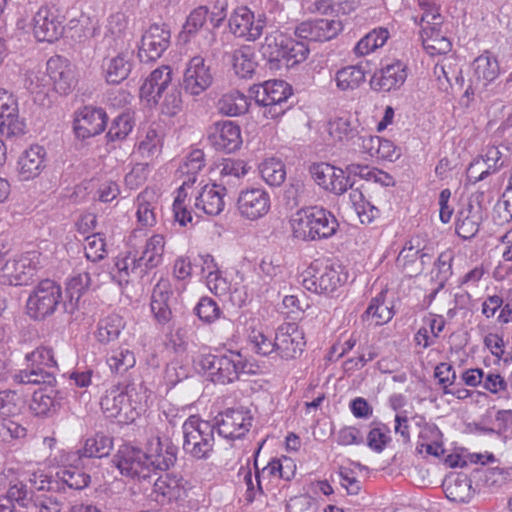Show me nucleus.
<instances>
[{
  "label": "nucleus",
  "instance_id": "obj_40",
  "mask_svg": "<svg viewBox=\"0 0 512 512\" xmlns=\"http://www.w3.org/2000/svg\"><path fill=\"white\" fill-rule=\"evenodd\" d=\"M113 448V439L103 433H96L85 441L84 447L79 450V457L102 458L108 456Z\"/></svg>",
  "mask_w": 512,
  "mask_h": 512
},
{
  "label": "nucleus",
  "instance_id": "obj_63",
  "mask_svg": "<svg viewBox=\"0 0 512 512\" xmlns=\"http://www.w3.org/2000/svg\"><path fill=\"white\" fill-rule=\"evenodd\" d=\"M489 175H491L490 167L482 156L475 158L466 170L467 180L473 184L486 179Z\"/></svg>",
  "mask_w": 512,
  "mask_h": 512
},
{
  "label": "nucleus",
  "instance_id": "obj_55",
  "mask_svg": "<svg viewBox=\"0 0 512 512\" xmlns=\"http://www.w3.org/2000/svg\"><path fill=\"white\" fill-rule=\"evenodd\" d=\"M14 418L0 417V439L4 442L24 438L27 434V429Z\"/></svg>",
  "mask_w": 512,
  "mask_h": 512
},
{
  "label": "nucleus",
  "instance_id": "obj_51",
  "mask_svg": "<svg viewBox=\"0 0 512 512\" xmlns=\"http://www.w3.org/2000/svg\"><path fill=\"white\" fill-rule=\"evenodd\" d=\"M284 54L285 59L283 60V64L286 67H290L306 60L309 54V48L303 41L287 37Z\"/></svg>",
  "mask_w": 512,
  "mask_h": 512
},
{
  "label": "nucleus",
  "instance_id": "obj_28",
  "mask_svg": "<svg viewBox=\"0 0 512 512\" xmlns=\"http://www.w3.org/2000/svg\"><path fill=\"white\" fill-rule=\"evenodd\" d=\"M133 55V50H125L103 60L102 68L107 83L120 84L128 78L133 67Z\"/></svg>",
  "mask_w": 512,
  "mask_h": 512
},
{
  "label": "nucleus",
  "instance_id": "obj_35",
  "mask_svg": "<svg viewBox=\"0 0 512 512\" xmlns=\"http://www.w3.org/2000/svg\"><path fill=\"white\" fill-rule=\"evenodd\" d=\"M153 493L156 494L157 502L178 500L183 493L181 478L172 477L170 474L159 476L153 482Z\"/></svg>",
  "mask_w": 512,
  "mask_h": 512
},
{
  "label": "nucleus",
  "instance_id": "obj_41",
  "mask_svg": "<svg viewBox=\"0 0 512 512\" xmlns=\"http://www.w3.org/2000/svg\"><path fill=\"white\" fill-rule=\"evenodd\" d=\"M100 405L107 418H116L127 405V393L119 386H113L101 398Z\"/></svg>",
  "mask_w": 512,
  "mask_h": 512
},
{
  "label": "nucleus",
  "instance_id": "obj_30",
  "mask_svg": "<svg viewBox=\"0 0 512 512\" xmlns=\"http://www.w3.org/2000/svg\"><path fill=\"white\" fill-rule=\"evenodd\" d=\"M226 191L222 184L205 185L196 197L195 206L208 215H218L224 208L223 192Z\"/></svg>",
  "mask_w": 512,
  "mask_h": 512
},
{
  "label": "nucleus",
  "instance_id": "obj_36",
  "mask_svg": "<svg viewBox=\"0 0 512 512\" xmlns=\"http://www.w3.org/2000/svg\"><path fill=\"white\" fill-rule=\"evenodd\" d=\"M328 130L331 137L342 143L356 142L359 134L358 125L349 116L337 117L329 121Z\"/></svg>",
  "mask_w": 512,
  "mask_h": 512
},
{
  "label": "nucleus",
  "instance_id": "obj_38",
  "mask_svg": "<svg viewBox=\"0 0 512 512\" xmlns=\"http://www.w3.org/2000/svg\"><path fill=\"white\" fill-rule=\"evenodd\" d=\"M448 499L454 502H468L473 494L471 480L466 475H458L444 482Z\"/></svg>",
  "mask_w": 512,
  "mask_h": 512
},
{
  "label": "nucleus",
  "instance_id": "obj_56",
  "mask_svg": "<svg viewBox=\"0 0 512 512\" xmlns=\"http://www.w3.org/2000/svg\"><path fill=\"white\" fill-rule=\"evenodd\" d=\"M253 18V12H251L247 7L241 6L237 7L232 13L228 25L230 31L237 37H242L245 32H248L247 25L248 21H251Z\"/></svg>",
  "mask_w": 512,
  "mask_h": 512
},
{
  "label": "nucleus",
  "instance_id": "obj_43",
  "mask_svg": "<svg viewBox=\"0 0 512 512\" xmlns=\"http://www.w3.org/2000/svg\"><path fill=\"white\" fill-rule=\"evenodd\" d=\"M335 81L342 91L354 90L365 81V72L359 66H347L337 71Z\"/></svg>",
  "mask_w": 512,
  "mask_h": 512
},
{
  "label": "nucleus",
  "instance_id": "obj_19",
  "mask_svg": "<svg viewBox=\"0 0 512 512\" xmlns=\"http://www.w3.org/2000/svg\"><path fill=\"white\" fill-rule=\"evenodd\" d=\"M218 434L224 438L240 439L250 430L252 416L242 410L228 409L216 420Z\"/></svg>",
  "mask_w": 512,
  "mask_h": 512
},
{
  "label": "nucleus",
  "instance_id": "obj_2",
  "mask_svg": "<svg viewBox=\"0 0 512 512\" xmlns=\"http://www.w3.org/2000/svg\"><path fill=\"white\" fill-rule=\"evenodd\" d=\"M338 227L333 213L318 206L300 209L292 219L293 235L302 241L328 239L337 232Z\"/></svg>",
  "mask_w": 512,
  "mask_h": 512
},
{
  "label": "nucleus",
  "instance_id": "obj_37",
  "mask_svg": "<svg viewBox=\"0 0 512 512\" xmlns=\"http://www.w3.org/2000/svg\"><path fill=\"white\" fill-rule=\"evenodd\" d=\"M384 300L385 293L383 291L372 298L366 311L362 314V320H372L375 326L389 322L393 318L394 312L391 307L385 305Z\"/></svg>",
  "mask_w": 512,
  "mask_h": 512
},
{
  "label": "nucleus",
  "instance_id": "obj_39",
  "mask_svg": "<svg viewBox=\"0 0 512 512\" xmlns=\"http://www.w3.org/2000/svg\"><path fill=\"white\" fill-rule=\"evenodd\" d=\"M249 105L248 98L238 90L224 94L218 101L219 111L227 116L245 114L249 109Z\"/></svg>",
  "mask_w": 512,
  "mask_h": 512
},
{
  "label": "nucleus",
  "instance_id": "obj_22",
  "mask_svg": "<svg viewBox=\"0 0 512 512\" xmlns=\"http://www.w3.org/2000/svg\"><path fill=\"white\" fill-rule=\"evenodd\" d=\"M172 84V70L169 66H162L153 70L140 87V96L148 103L157 105L163 94Z\"/></svg>",
  "mask_w": 512,
  "mask_h": 512
},
{
  "label": "nucleus",
  "instance_id": "obj_27",
  "mask_svg": "<svg viewBox=\"0 0 512 512\" xmlns=\"http://www.w3.org/2000/svg\"><path fill=\"white\" fill-rule=\"evenodd\" d=\"M35 275V268L31 266V259L22 257L20 259L7 260L1 268V281L10 286L27 285Z\"/></svg>",
  "mask_w": 512,
  "mask_h": 512
},
{
  "label": "nucleus",
  "instance_id": "obj_64",
  "mask_svg": "<svg viewBox=\"0 0 512 512\" xmlns=\"http://www.w3.org/2000/svg\"><path fill=\"white\" fill-rule=\"evenodd\" d=\"M87 245L85 247V255L88 260L97 262L105 257V240L99 235H92L86 238Z\"/></svg>",
  "mask_w": 512,
  "mask_h": 512
},
{
  "label": "nucleus",
  "instance_id": "obj_6",
  "mask_svg": "<svg viewBox=\"0 0 512 512\" xmlns=\"http://www.w3.org/2000/svg\"><path fill=\"white\" fill-rule=\"evenodd\" d=\"M113 461L122 475L151 482V468L148 466L147 455L140 448L124 444L120 446Z\"/></svg>",
  "mask_w": 512,
  "mask_h": 512
},
{
  "label": "nucleus",
  "instance_id": "obj_4",
  "mask_svg": "<svg viewBox=\"0 0 512 512\" xmlns=\"http://www.w3.org/2000/svg\"><path fill=\"white\" fill-rule=\"evenodd\" d=\"M215 426L208 421L201 420L198 416H190L183 424V449L193 458L208 459L214 447Z\"/></svg>",
  "mask_w": 512,
  "mask_h": 512
},
{
  "label": "nucleus",
  "instance_id": "obj_34",
  "mask_svg": "<svg viewBox=\"0 0 512 512\" xmlns=\"http://www.w3.org/2000/svg\"><path fill=\"white\" fill-rule=\"evenodd\" d=\"M286 42L287 36L278 31L265 37L260 47V53L271 64V68H279L283 63Z\"/></svg>",
  "mask_w": 512,
  "mask_h": 512
},
{
  "label": "nucleus",
  "instance_id": "obj_7",
  "mask_svg": "<svg viewBox=\"0 0 512 512\" xmlns=\"http://www.w3.org/2000/svg\"><path fill=\"white\" fill-rule=\"evenodd\" d=\"M473 76L470 84L464 92V96L470 98L486 91L488 85L493 82L500 73L497 58L488 50L476 57L472 62Z\"/></svg>",
  "mask_w": 512,
  "mask_h": 512
},
{
  "label": "nucleus",
  "instance_id": "obj_26",
  "mask_svg": "<svg viewBox=\"0 0 512 512\" xmlns=\"http://www.w3.org/2000/svg\"><path fill=\"white\" fill-rule=\"evenodd\" d=\"M406 77L405 66L400 61H395L375 72L370 80V86L378 92H389L400 87Z\"/></svg>",
  "mask_w": 512,
  "mask_h": 512
},
{
  "label": "nucleus",
  "instance_id": "obj_57",
  "mask_svg": "<svg viewBox=\"0 0 512 512\" xmlns=\"http://www.w3.org/2000/svg\"><path fill=\"white\" fill-rule=\"evenodd\" d=\"M390 429L385 424L372 427L367 435V446L376 453H381L390 442Z\"/></svg>",
  "mask_w": 512,
  "mask_h": 512
},
{
  "label": "nucleus",
  "instance_id": "obj_10",
  "mask_svg": "<svg viewBox=\"0 0 512 512\" xmlns=\"http://www.w3.org/2000/svg\"><path fill=\"white\" fill-rule=\"evenodd\" d=\"M309 173L320 187L335 195H342L354 186V182L349 184V178H345L343 169L329 163H312L309 166Z\"/></svg>",
  "mask_w": 512,
  "mask_h": 512
},
{
  "label": "nucleus",
  "instance_id": "obj_9",
  "mask_svg": "<svg viewBox=\"0 0 512 512\" xmlns=\"http://www.w3.org/2000/svg\"><path fill=\"white\" fill-rule=\"evenodd\" d=\"M275 345L282 359H296L302 354L306 345L304 332L296 323H284L276 330Z\"/></svg>",
  "mask_w": 512,
  "mask_h": 512
},
{
  "label": "nucleus",
  "instance_id": "obj_58",
  "mask_svg": "<svg viewBox=\"0 0 512 512\" xmlns=\"http://www.w3.org/2000/svg\"><path fill=\"white\" fill-rule=\"evenodd\" d=\"M195 314L204 323H212L220 317L221 310L210 297H202L194 308Z\"/></svg>",
  "mask_w": 512,
  "mask_h": 512
},
{
  "label": "nucleus",
  "instance_id": "obj_24",
  "mask_svg": "<svg viewBox=\"0 0 512 512\" xmlns=\"http://www.w3.org/2000/svg\"><path fill=\"white\" fill-rule=\"evenodd\" d=\"M178 447L169 439L164 441L157 438L155 444H151L146 452L147 462L151 468V475H156L157 471H167L177 460Z\"/></svg>",
  "mask_w": 512,
  "mask_h": 512
},
{
  "label": "nucleus",
  "instance_id": "obj_18",
  "mask_svg": "<svg viewBox=\"0 0 512 512\" xmlns=\"http://www.w3.org/2000/svg\"><path fill=\"white\" fill-rule=\"evenodd\" d=\"M47 72L57 93L67 95L76 87L75 67L66 58L51 57L47 62Z\"/></svg>",
  "mask_w": 512,
  "mask_h": 512
},
{
  "label": "nucleus",
  "instance_id": "obj_17",
  "mask_svg": "<svg viewBox=\"0 0 512 512\" xmlns=\"http://www.w3.org/2000/svg\"><path fill=\"white\" fill-rule=\"evenodd\" d=\"M65 398L64 391L48 386L33 393L30 409L36 417L50 418L59 413Z\"/></svg>",
  "mask_w": 512,
  "mask_h": 512
},
{
  "label": "nucleus",
  "instance_id": "obj_3",
  "mask_svg": "<svg viewBox=\"0 0 512 512\" xmlns=\"http://www.w3.org/2000/svg\"><path fill=\"white\" fill-rule=\"evenodd\" d=\"M255 103L264 108L263 115L277 119L292 107L289 102L293 95L292 87L283 80H269L250 88Z\"/></svg>",
  "mask_w": 512,
  "mask_h": 512
},
{
  "label": "nucleus",
  "instance_id": "obj_54",
  "mask_svg": "<svg viewBox=\"0 0 512 512\" xmlns=\"http://www.w3.org/2000/svg\"><path fill=\"white\" fill-rule=\"evenodd\" d=\"M132 127L130 115L122 113L113 120L106 137L111 142L124 140L131 132Z\"/></svg>",
  "mask_w": 512,
  "mask_h": 512
},
{
  "label": "nucleus",
  "instance_id": "obj_15",
  "mask_svg": "<svg viewBox=\"0 0 512 512\" xmlns=\"http://www.w3.org/2000/svg\"><path fill=\"white\" fill-rule=\"evenodd\" d=\"M165 247L164 237L160 234L151 236L145 245L140 257L133 256L131 259V273L143 278L150 270L158 267L163 260Z\"/></svg>",
  "mask_w": 512,
  "mask_h": 512
},
{
  "label": "nucleus",
  "instance_id": "obj_14",
  "mask_svg": "<svg viewBox=\"0 0 512 512\" xmlns=\"http://www.w3.org/2000/svg\"><path fill=\"white\" fill-rule=\"evenodd\" d=\"M25 122L19 119L18 103L12 94L0 89V135L10 138L25 133Z\"/></svg>",
  "mask_w": 512,
  "mask_h": 512
},
{
  "label": "nucleus",
  "instance_id": "obj_23",
  "mask_svg": "<svg viewBox=\"0 0 512 512\" xmlns=\"http://www.w3.org/2000/svg\"><path fill=\"white\" fill-rule=\"evenodd\" d=\"M340 269V265L337 268L326 266L322 271L311 277H305L303 279V286L307 290L318 294L333 293L347 278Z\"/></svg>",
  "mask_w": 512,
  "mask_h": 512
},
{
  "label": "nucleus",
  "instance_id": "obj_21",
  "mask_svg": "<svg viewBox=\"0 0 512 512\" xmlns=\"http://www.w3.org/2000/svg\"><path fill=\"white\" fill-rule=\"evenodd\" d=\"M237 205L242 216L250 220H256L269 211L270 196L266 191L259 188L247 189L240 193Z\"/></svg>",
  "mask_w": 512,
  "mask_h": 512
},
{
  "label": "nucleus",
  "instance_id": "obj_20",
  "mask_svg": "<svg viewBox=\"0 0 512 512\" xmlns=\"http://www.w3.org/2000/svg\"><path fill=\"white\" fill-rule=\"evenodd\" d=\"M64 30L59 16L47 6H42L33 17V33L38 41L54 42Z\"/></svg>",
  "mask_w": 512,
  "mask_h": 512
},
{
  "label": "nucleus",
  "instance_id": "obj_49",
  "mask_svg": "<svg viewBox=\"0 0 512 512\" xmlns=\"http://www.w3.org/2000/svg\"><path fill=\"white\" fill-rule=\"evenodd\" d=\"M127 21L123 14L117 13L110 16L108 21V31L105 35V40H114L115 45L123 46L127 39Z\"/></svg>",
  "mask_w": 512,
  "mask_h": 512
},
{
  "label": "nucleus",
  "instance_id": "obj_42",
  "mask_svg": "<svg viewBox=\"0 0 512 512\" xmlns=\"http://www.w3.org/2000/svg\"><path fill=\"white\" fill-rule=\"evenodd\" d=\"M252 56V50L247 46L236 49L229 55L236 75L241 78H250L253 75L256 63L253 61Z\"/></svg>",
  "mask_w": 512,
  "mask_h": 512
},
{
  "label": "nucleus",
  "instance_id": "obj_25",
  "mask_svg": "<svg viewBox=\"0 0 512 512\" xmlns=\"http://www.w3.org/2000/svg\"><path fill=\"white\" fill-rule=\"evenodd\" d=\"M172 295V284L169 279L166 278H161L152 290L150 308L154 318L159 324H166L172 318L169 303Z\"/></svg>",
  "mask_w": 512,
  "mask_h": 512
},
{
  "label": "nucleus",
  "instance_id": "obj_13",
  "mask_svg": "<svg viewBox=\"0 0 512 512\" xmlns=\"http://www.w3.org/2000/svg\"><path fill=\"white\" fill-rule=\"evenodd\" d=\"M343 29L342 23L334 19L318 18L303 21L295 28L298 39L308 42H325L335 38Z\"/></svg>",
  "mask_w": 512,
  "mask_h": 512
},
{
  "label": "nucleus",
  "instance_id": "obj_8",
  "mask_svg": "<svg viewBox=\"0 0 512 512\" xmlns=\"http://www.w3.org/2000/svg\"><path fill=\"white\" fill-rule=\"evenodd\" d=\"M171 32L167 24H152L143 33L138 57L141 62H153L159 59L170 45Z\"/></svg>",
  "mask_w": 512,
  "mask_h": 512
},
{
  "label": "nucleus",
  "instance_id": "obj_53",
  "mask_svg": "<svg viewBox=\"0 0 512 512\" xmlns=\"http://www.w3.org/2000/svg\"><path fill=\"white\" fill-rule=\"evenodd\" d=\"M161 111L168 116H175L182 108V96L179 85L172 86L162 96Z\"/></svg>",
  "mask_w": 512,
  "mask_h": 512
},
{
  "label": "nucleus",
  "instance_id": "obj_44",
  "mask_svg": "<svg viewBox=\"0 0 512 512\" xmlns=\"http://www.w3.org/2000/svg\"><path fill=\"white\" fill-rule=\"evenodd\" d=\"M124 322L121 316L113 314L101 320L97 329V339L99 342L108 344L111 341L118 339Z\"/></svg>",
  "mask_w": 512,
  "mask_h": 512
},
{
  "label": "nucleus",
  "instance_id": "obj_5",
  "mask_svg": "<svg viewBox=\"0 0 512 512\" xmlns=\"http://www.w3.org/2000/svg\"><path fill=\"white\" fill-rule=\"evenodd\" d=\"M62 303V288L51 279L41 280L30 292L26 313L35 321H43L55 313Z\"/></svg>",
  "mask_w": 512,
  "mask_h": 512
},
{
  "label": "nucleus",
  "instance_id": "obj_62",
  "mask_svg": "<svg viewBox=\"0 0 512 512\" xmlns=\"http://www.w3.org/2000/svg\"><path fill=\"white\" fill-rule=\"evenodd\" d=\"M247 173L246 163L243 160H234V159H226L222 163V168L220 171L221 174V184L224 186L228 184L229 181L226 178L233 176L237 180L240 179L241 176Z\"/></svg>",
  "mask_w": 512,
  "mask_h": 512
},
{
  "label": "nucleus",
  "instance_id": "obj_12",
  "mask_svg": "<svg viewBox=\"0 0 512 512\" xmlns=\"http://www.w3.org/2000/svg\"><path fill=\"white\" fill-rule=\"evenodd\" d=\"M213 83L211 67L201 56L191 58L186 66L181 87L190 95L198 96Z\"/></svg>",
  "mask_w": 512,
  "mask_h": 512
},
{
  "label": "nucleus",
  "instance_id": "obj_50",
  "mask_svg": "<svg viewBox=\"0 0 512 512\" xmlns=\"http://www.w3.org/2000/svg\"><path fill=\"white\" fill-rule=\"evenodd\" d=\"M22 408L23 400L16 391H0V417H17Z\"/></svg>",
  "mask_w": 512,
  "mask_h": 512
},
{
  "label": "nucleus",
  "instance_id": "obj_33",
  "mask_svg": "<svg viewBox=\"0 0 512 512\" xmlns=\"http://www.w3.org/2000/svg\"><path fill=\"white\" fill-rule=\"evenodd\" d=\"M55 373V370L44 368L41 364L28 362L25 369L14 375V380L20 384L52 386L56 383Z\"/></svg>",
  "mask_w": 512,
  "mask_h": 512
},
{
  "label": "nucleus",
  "instance_id": "obj_32",
  "mask_svg": "<svg viewBox=\"0 0 512 512\" xmlns=\"http://www.w3.org/2000/svg\"><path fill=\"white\" fill-rule=\"evenodd\" d=\"M260 449L261 446L255 453L254 468L255 478L257 481V488L262 493V486L260 481L261 473L264 474L267 472L271 476H278L281 479L290 481L295 475L296 466L290 458L284 457L283 461L274 458L260 471L256 459L257 455L260 452Z\"/></svg>",
  "mask_w": 512,
  "mask_h": 512
},
{
  "label": "nucleus",
  "instance_id": "obj_59",
  "mask_svg": "<svg viewBox=\"0 0 512 512\" xmlns=\"http://www.w3.org/2000/svg\"><path fill=\"white\" fill-rule=\"evenodd\" d=\"M208 14L207 6H199L192 10L186 19L182 33L191 36L198 32L206 23Z\"/></svg>",
  "mask_w": 512,
  "mask_h": 512
},
{
  "label": "nucleus",
  "instance_id": "obj_29",
  "mask_svg": "<svg viewBox=\"0 0 512 512\" xmlns=\"http://www.w3.org/2000/svg\"><path fill=\"white\" fill-rule=\"evenodd\" d=\"M46 150L39 145H32L25 150L18 161L21 180L27 181L37 177L45 168Z\"/></svg>",
  "mask_w": 512,
  "mask_h": 512
},
{
  "label": "nucleus",
  "instance_id": "obj_16",
  "mask_svg": "<svg viewBox=\"0 0 512 512\" xmlns=\"http://www.w3.org/2000/svg\"><path fill=\"white\" fill-rule=\"evenodd\" d=\"M107 120V114L102 108L83 107L74 120L76 137L84 140L99 135L105 130Z\"/></svg>",
  "mask_w": 512,
  "mask_h": 512
},
{
  "label": "nucleus",
  "instance_id": "obj_31",
  "mask_svg": "<svg viewBox=\"0 0 512 512\" xmlns=\"http://www.w3.org/2000/svg\"><path fill=\"white\" fill-rule=\"evenodd\" d=\"M481 221L480 204L478 203V206L474 207L470 201L466 208L458 212L456 233L463 239H470L477 234Z\"/></svg>",
  "mask_w": 512,
  "mask_h": 512
},
{
  "label": "nucleus",
  "instance_id": "obj_45",
  "mask_svg": "<svg viewBox=\"0 0 512 512\" xmlns=\"http://www.w3.org/2000/svg\"><path fill=\"white\" fill-rule=\"evenodd\" d=\"M389 37V32L386 28H377L367 33L361 38L354 48L357 55H366L373 52L375 49L382 47Z\"/></svg>",
  "mask_w": 512,
  "mask_h": 512
},
{
  "label": "nucleus",
  "instance_id": "obj_48",
  "mask_svg": "<svg viewBox=\"0 0 512 512\" xmlns=\"http://www.w3.org/2000/svg\"><path fill=\"white\" fill-rule=\"evenodd\" d=\"M111 371L117 374H123L134 367L136 360L134 353L127 348H117L112 351L107 359Z\"/></svg>",
  "mask_w": 512,
  "mask_h": 512
},
{
  "label": "nucleus",
  "instance_id": "obj_52",
  "mask_svg": "<svg viewBox=\"0 0 512 512\" xmlns=\"http://www.w3.org/2000/svg\"><path fill=\"white\" fill-rule=\"evenodd\" d=\"M423 47L431 55H443L451 51L452 44L448 38L436 31V27H431V35L423 38Z\"/></svg>",
  "mask_w": 512,
  "mask_h": 512
},
{
  "label": "nucleus",
  "instance_id": "obj_46",
  "mask_svg": "<svg viewBox=\"0 0 512 512\" xmlns=\"http://www.w3.org/2000/svg\"><path fill=\"white\" fill-rule=\"evenodd\" d=\"M56 475L63 484L74 490L86 488L91 481L89 474L74 466L60 469Z\"/></svg>",
  "mask_w": 512,
  "mask_h": 512
},
{
  "label": "nucleus",
  "instance_id": "obj_1",
  "mask_svg": "<svg viewBox=\"0 0 512 512\" xmlns=\"http://www.w3.org/2000/svg\"><path fill=\"white\" fill-rule=\"evenodd\" d=\"M198 365L213 383L223 385L239 380L242 374L255 375L259 368L239 351L233 350L202 355Z\"/></svg>",
  "mask_w": 512,
  "mask_h": 512
},
{
  "label": "nucleus",
  "instance_id": "obj_61",
  "mask_svg": "<svg viewBox=\"0 0 512 512\" xmlns=\"http://www.w3.org/2000/svg\"><path fill=\"white\" fill-rule=\"evenodd\" d=\"M419 251L411 250L409 248H403L396 259V265L402 269L409 277H416V273L412 270L415 269L419 258Z\"/></svg>",
  "mask_w": 512,
  "mask_h": 512
},
{
  "label": "nucleus",
  "instance_id": "obj_11",
  "mask_svg": "<svg viewBox=\"0 0 512 512\" xmlns=\"http://www.w3.org/2000/svg\"><path fill=\"white\" fill-rule=\"evenodd\" d=\"M207 141L217 151L232 153L242 144L240 127L230 120L217 121L207 129Z\"/></svg>",
  "mask_w": 512,
  "mask_h": 512
},
{
  "label": "nucleus",
  "instance_id": "obj_60",
  "mask_svg": "<svg viewBox=\"0 0 512 512\" xmlns=\"http://www.w3.org/2000/svg\"><path fill=\"white\" fill-rule=\"evenodd\" d=\"M27 362L41 364L45 368L58 371L57 362L54 358L53 350L48 347H38L25 356Z\"/></svg>",
  "mask_w": 512,
  "mask_h": 512
},
{
  "label": "nucleus",
  "instance_id": "obj_47",
  "mask_svg": "<svg viewBox=\"0 0 512 512\" xmlns=\"http://www.w3.org/2000/svg\"><path fill=\"white\" fill-rule=\"evenodd\" d=\"M262 179L270 186H280L286 178L285 165L277 159L265 160L260 165Z\"/></svg>",
  "mask_w": 512,
  "mask_h": 512
}]
</instances>
